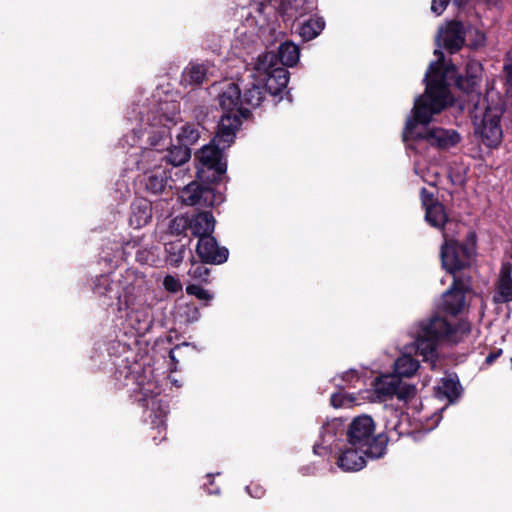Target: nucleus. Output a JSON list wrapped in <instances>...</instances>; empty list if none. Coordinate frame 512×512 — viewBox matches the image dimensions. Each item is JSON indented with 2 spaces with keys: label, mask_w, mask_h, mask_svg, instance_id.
<instances>
[{
  "label": "nucleus",
  "mask_w": 512,
  "mask_h": 512,
  "mask_svg": "<svg viewBox=\"0 0 512 512\" xmlns=\"http://www.w3.org/2000/svg\"><path fill=\"white\" fill-rule=\"evenodd\" d=\"M164 288L171 292L177 293L182 290V284L180 280L172 275H167L163 280Z\"/></svg>",
  "instance_id": "4c0bfd02"
},
{
  "label": "nucleus",
  "mask_w": 512,
  "mask_h": 512,
  "mask_svg": "<svg viewBox=\"0 0 512 512\" xmlns=\"http://www.w3.org/2000/svg\"><path fill=\"white\" fill-rule=\"evenodd\" d=\"M331 404L335 408L342 407L343 406V396L341 394H333L331 396Z\"/></svg>",
  "instance_id": "79ce46f5"
},
{
  "label": "nucleus",
  "mask_w": 512,
  "mask_h": 512,
  "mask_svg": "<svg viewBox=\"0 0 512 512\" xmlns=\"http://www.w3.org/2000/svg\"><path fill=\"white\" fill-rule=\"evenodd\" d=\"M269 92L265 84L258 82L252 83L251 87L245 90L243 103L255 108L258 107L264 99V93Z\"/></svg>",
  "instance_id": "cd10ccee"
},
{
  "label": "nucleus",
  "mask_w": 512,
  "mask_h": 512,
  "mask_svg": "<svg viewBox=\"0 0 512 512\" xmlns=\"http://www.w3.org/2000/svg\"><path fill=\"white\" fill-rule=\"evenodd\" d=\"M471 291L470 276H455L451 287L443 293L442 308L451 315L459 314L465 307V294Z\"/></svg>",
  "instance_id": "ddd939ff"
},
{
  "label": "nucleus",
  "mask_w": 512,
  "mask_h": 512,
  "mask_svg": "<svg viewBox=\"0 0 512 512\" xmlns=\"http://www.w3.org/2000/svg\"><path fill=\"white\" fill-rule=\"evenodd\" d=\"M471 332V325L467 321H460L453 326L445 318L434 315L426 320L420 321L410 328L409 333L414 339V348L423 361L430 362L435 368L438 358L437 348L439 342L447 340L458 343Z\"/></svg>",
  "instance_id": "7ed1b4c3"
},
{
  "label": "nucleus",
  "mask_w": 512,
  "mask_h": 512,
  "mask_svg": "<svg viewBox=\"0 0 512 512\" xmlns=\"http://www.w3.org/2000/svg\"><path fill=\"white\" fill-rule=\"evenodd\" d=\"M298 33L304 41L316 38L320 33V17L314 15L299 23Z\"/></svg>",
  "instance_id": "bb28decb"
},
{
  "label": "nucleus",
  "mask_w": 512,
  "mask_h": 512,
  "mask_svg": "<svg viewBox=\"0 0 512 512\" xmlns=\"http://www.w3.org/2000/svg\"><path fill=\"white\" fill-rule=\"evenodd\" d=\"M416 393L415 386L405 383L401 380V377H399V387L397 391L395 392L394 396H397L399 400H408L412 397H414Z\"/></svg>",
  "instance_id": "72a5a7b5"
},
{
  "label": "nucleus",
  "mask_w": 512,
  "mask_h": 512,
  "mask_svg": "<svg viewBox=\"0 0 512 512\" xmlns=\"http://www.w3.org/2000/svg\"><path fill=\"white\" fill-rule=\"evenodd\" d=\"M210 270L205 265L198 264L192 266L188 274L194 279L206 282L209 276Z\"/></svg>",
  "instance_id": "e433bc0d"
},
{
  "label": "nucleus",
  "mask_w": 512,
  "mask_h": 512,
  "mask_svg": "<svg viewBox=\"0 0 512 512\" xmlns=\"http://www.w3.org/2000/svg\"><path fill=\"white\" fill-rule=\"evenodd\" d=\"M165 251L167 253V263L174 267H177L183 261L185 254V245L180 242H170L166 244Z\"/></svg>",
  "instance_id": "c756f323"
},
{
  "label": "nucleus",
  "mask_w": 512,
  "mask_h": 512,
  "mask_svg": "<svg viewBox=\"0 0 512 512\" xmlns=\"http://www.w3.org/2000/svg\"><path fill=\"white\" fill-rule=\"evenodd\" d=\"M141 397L139 402L143 407L151 408L154 418L152 424L161 428L165 424V416L168 413V404L162 399H158L157 396L160 394V389L153 382H148L146 385L140 387Z\"/></svg>",
  "instance_id": "4468645a"
},
{
  "label": "nucleus",
  "mask_w": 512,
  "mask_h": 512,
  "mask_svg": "<svg viewBox=\"0 0 512 512\" xmlns=\"http://www.w3.org/2000/svg\"><path fill=\"white\" fill-rule=\"evenodd\" d=\"M278 61L282 67H290L297 64L300 57L299 47L291 41H285L278 47Z\"/></svg>",
  "instance_id": "b1692460"
},
{
  "label": "nucleus",
  "mask_w": 512,
  "mask_h": 512,
  "mask_svg": "<svg viewBox=\"0 0 512 512\" xmlns=\"http://www.w3.org/2000/svg\"><path fill=\"white\" fill-rule=\"evenodd\" d=\"M186 293L188 295L195 296L199 300L210 301L213 295L208 291L196 284H190L186 287Z\"/></svg>",
  "instance_id": "f704fd0d"
},
{
  "label": "nucleus",
  "mask_w": 512,
  "mask_h": 512,
  "mask_svg": "<svg viewBox=\"0 0 512 512\" xmlns=\"http://www.w3.org/2000/svg\"><path fill=\"white\" fill-rule=\"evenodd\" d=\"M199 138V131L194 125H184L177 134L178 142L186 147L194 144Z\"/></svg>",
  "instance_id": "7c9ffc66"
},
{
  "label": "nucleus",
  "mask_w": 512,
  "mask_h": 512,
  "mask_svg": "<svg viewBox=\"0 0 512 512\" xmlns=\"http://www.w3.org/2000/svg\"><path fill=\"white\" fill-rule=\"evenodd\" d=\"M190 229V218L184 215H179L173 218L169 224V231L174 235H182Z\"/></svg>",
  "instance_id": "473e14b6"
},
{
  "label": "nucleus",
  "mask_w": 512,
  "mask_h": 512,
  "mask_svg": "<svg viewBox=\"0 0 512 512\" xmlns=\"http://www.w3.org/2000/svg\"><path fill=\"white\" fill-rule=\"evenodd\" d=\"M131 321L135 319L137 321V326H135V329L138 332H144L147 331L150 327V319L148 315H146L144 312L135 311L132 312L130 315Z\"/></svg>",
  "instance_id": "c9c22d12"
},
{
  "label": "nucleus",
  "mask_w": 512,
  "mask_h": 512,
  "mask_svg": "<svg viewBox=\"0 0 512 512\" xmlns=\"http://www.w3.org/2000/svg\"><path fill=\"white\" fill-rule=\"evenodd\" d=\"M278 56L272 51H266L257 56L250 63L252 65V76L258 82L265 84V88L271 95H277L287 87L289 73L278 61Z\"/></svg>",
  "instance_id": "1a4fd4ad"
},
{
  "label": "nucleus",
  "mask_w": 512,
  "mask_h": 512,
  "mask_svg": "<svg viewBox=\"0 0 512 512\" xmlns=\"http://www.w3.org/2000/svg\"><path fill=\"white\" fill-rule=\"evenodd\" d=\"M420 194H421L422 203L425 206V208H427L428 206H430L432 204L433 195L431 193H429L425 188L421 189Z\"/></svg>",
  "instance_id": "ea45409f"
},
{
  "label": "nucleus",
  "mask_w": 512,
  "mask_h": 512,
  "mask_svg": "<svg viewBox=\"0 0 512 512\" xmlns=\"http://www.w3.org/2000/svg\"><path fill=\"white\" fill-rule=\"evenodd\" d=\"M450 0H432L431 11L436 15H441L449 4Z\"/></svg>",
  "instance_id": "58836bf2"
},
{
  "label": "nucleus",
  "mask_w": 512,
  "mask_h": 512,
  "mask_svg": "<svg viewBox=\"0 0 512 512\" xmlns=\"http://www.w3.org/2000/svg\"><path fill=\"white\" fill-rule=\"evenodd\" d=\"M177 315L185 323H194L199 320L200 312L194 304H185L178 307Z\"/></svg>",
  "instance_id": "2f4dec72"
},
{
  "label": "nucleus",
  "mask_w": 512,
  "mask_h": 512,
  "mask_svg": "<svg viewBox=\"0 0 512 512\" xmlns=\"http://www.w3.org/2000/svg\"><path fill=\"white\" fill-rule=\"evenodd\" d=\"M214 227L215 219L211 212H201L190 218V230L199 239L206 235H211Z\"/></svg>",
  "instance_id": "4be33fe9"
},
{
  "label": "nucleus",
  "mask_w": 512,
  "mask_h": 512,
  "mask_svg": "<svg viewBox=\"0 0 512 512\" xmlns=\"http://www.w3.org/2000/svg\"><path fill=\"white\" fill-rule=\"evenodd\" d=\"M437 40L442 41L443 47L450 53L460 50L465 42V30L461 22H449L441 29Z\"/></svg>",
  "instance_id": "f3484780"
},
{
  "label": "nucleus",
  "mask_w": 512,
  "mask_h": 512,
  "mask_svg": "<svg viewBox=\"0 0 512 512\" xmlns=\"http://www.w3.org/2000/svg\"><path fill=\"white\" fill-rule=\"evenodd\" d=\"M347 437L349 444L366 457L377 459L385 453L386 443L380 435H375V423L368 415L358 416L351 422Z\"/></svg>",
  "instance_id": "0eeeda50"
},
{
  "label": "nucleus",
  "mask_w": 512,
  "mask_h": 512,
  "mask_svg": "<svg viewBox=\"0 0 512 512\" xmlns=\"http://www.w3.org/2000/svg\"><path fill=\"white\" fill-rule=\"evenodd\" d=\"M121 274H104L95 278L93 292L103 299L106 305L117 302L118 309L128 308L131 304V294L134 287L123 281Z\"/></svg>",
  "instance_id": "9b49d317"
},
{
  "label": "nucleus",
  "mask_w": 512,
  "mask_h": 512,
  "mask_svg": "<svg viewBox=\"0 0 512 512\" xmlns=\"http://www.w3.org/2000/svg\"><path fill=\"white\" fill-rule=\"evenodd\" d=\"M399 387V376L395 373L385 374L377 377L374 382L375 392L384 397H392L395 395Z\"/></svg>",
  "instance_id": "5701e85b"
},
{
  "label": "nucleus",
  "mask_w": 512,
  "mask_h": 512,
  "mask_svg": "<svg viewBox=\"0 0 512 512\" xmlns=\"http://www.w3.org/2000/svg\"><path fill=\"white\" fill-rule=\"evenodd\" d=\"M426 221L433 227L445 230V224L448 223L447 214L445 212L444 206L439 203H432L430 206L426 208L425 214Z\"/></svg>",
  "instance_id": "a878e982"
},
{
  "label": "nucleus",
  "mask_w": 512,
  "mask_h": 512,
  "mask_svg": "<svg viewBox=\"0 0 512 512\" xmlns=\"http://www.w3.org/2000/svg\"><path fill=\"white\" fill-rule=\"evenodd\" d=\"M497 354L495 353H491L489 354L487 357H486V363L488 364H491L496 358H497Z\"/></svg>",
  "instance_id": "a18cd8bd"
},
{
  "label": "nucleus",
  "mask_w": 512,
  "mask_h": 512,
  "mask_svg": "<svg viewBox=\"0 0 512 512\" xmlns=\"http://www.w3.org/2000/svg\"><path fill=\"white\" fill-rule=\"evenodd\" d=\"M219 105L223 115L218 124L216 141L234 142L236 130L242 124V119L249 116V110L244 108L239 86L226 82L218 95Z\"/></svg>",
  "instance_id": "39448f33"
},
{
  "label": "nucleus",
  "mask_w": 512,
  "mask_h": 512,
  "mask_svg": "<svg viewBox=\"0 0 512 512\" xmlns=\"http://www.w3.org/2000/svg\"><path fill=\"white\" fill-rule=\"evenodd\" d=\"M129 160L137 170L143 173L141 183L145 189L153 194L164 192L167 188H172L171 169L166 168L159 162L147 161L143 157V147L134 148L128 146Z\"/></svg>",
  "instance_id": "6e6552de"
},
{
  "label": "nucleus",
  "mask_w": 512,
  "mask_h": 512,
  "mask_svg": "<svg viewBox=\"0 0 512 512\" xmlns=\"http://www.w3.org/2000/svg\"><path fill=\"white\" fill-rule=\"evenodd\" d=\"M196 252L202 262L209 264H222L227 261L229 255L228 249L220 247L212 235L198 239Z\"/></svg>",
  "instance_id": "2eb2a0df"
},
{
  "label": "nucleus",
  "mask_w": 512,
  "mask_h": 512,
  "mask_svg": "<svg viewBox=\"0 0 512 512\" xmlns=\"http://www.w3.org/2000/svg\"><path fill=\"white\" fill-rule=\"evenodd\" d=\"M177 105L168 101H158L155 96L147 103L134 108V120L137 122L132 133L121 139L122 148H134L140 141L143 133L148 134L150 148H143V157L147 161L159 162L168 168L178 167L186 163L191 157L189 147L179 143L167 151L170 144V125L174 124L177 116Z\"/></svg>",
  "instance_id": "f03ea898"
},
{
  "label": "nucleus",
  "mask_w": 512,
  "mask_h": 512,
  "mask_svg": "<svg viewBox=\"0 0 512 512\" xmlns=\"http://www.w3.org/2000/svg\"><path fill=\"white\" fill-rule=\"evenodd\" d=\"M212 67L213 65L208 61L202 63L190 62L182 72L181 84L185 87L202 84Z\"/></svg>",
  "instance_id": "6ab92c4d"
},
{
  "label": "nucleus",
  "mask_w": 512,
  "mask_h": 512,
  "mask_svg": "<svg viewBox=\"0 0 512 512\" xmlns=\"http://www.w3.org/2000/svg\"><path fill=\"white\" fill-rule=\"evenodd\" d=\"M180 197L184 204L190 206L198 205L201 207H209L214 206L216 203L214 190L196 182H192L184 187Z\"/></svg>",
  "instance_id": "dca6fc26"
},
{
  "label": "nucleus",
  "mask_w": 512,
  "mask_h": 512,
  "mask_svg": "<svg viewBox=\"0 0 512 512\" xmlns=\"http://www.w3.org/2000/svg\"><path fill=\"white\" fill-rule=\"evenodd\" d=\"M216 138L217 134L211 144L204 146L197 155L202 166L198 170V177L200 179L218 181L226 172L227 165L223 161V150L228 148L233 142L216 141Z\"/></svg>",
  "instance_id": "f8f14e48"
},
{
  "label": "nucleus",
  "mask_w": 512,
  "mask_h": 512,
  "mask_svg": "<svg viewBox=\"0 0 512 512\" xmlns=\"http://www.w3.org/2000/svg\"><path fill=\"white\" fill-rule=\"evenodd\" d=\"M494 301L505 303L512 301V265L503 262L495 285Z\"/></svg>",
  "instance_id": "a211bd4d"
},
{
  "label": "nucleus",
  "mask_w": 512,
  "mask_h": 512,
  "mask_svg": "<svg viewBox=\"0 0 512 512\" xmlns=\"http://www.w3.org/2000/svg\"><path fill=\"white\" fill-rule=\"evenodd\" d=\"M434 54L438 59L431 62L426 71L423 79L426 85L425 92L414 101L412 117L406 121L403 138L405 141L408 139L425 140L431 146L446 150L460 142L461 136L456 130L442 127L427 129L425 132L418 130V125H428L435 114H439L453 102L447 79L454 72V66L444 69L443 52L437 49Z\"/></svg>",
  "instance_id": "f257e3e1"
},
{
  "label": "nucleus",
  "mask_w": 512,
  "mask_h": 512,
  "mask_svg": "<svg viewBox=\"0 0 512 512\" xmlns=\"http://www.w3.org/2000/svg\"><path fill=\"white\" fill-rule=\"evenodd\" d=\"M251 487L250 486H246V491L252 496V497H255V498H260L264 491L262 488L260 487H256L255 488V493L253 494L251 491H250Z\"/></svg>",
  "instance_id": "c03bdc74"
},
{
  "label": "nucleus",
  "mask_w": 512,
  "mask_h": 512,
  "mask_svg": "<svg viewBox=\"0 0 512 512\" xmlns=\"http://www.w3.org/2000/svg\"><path fill=\"white\" fill-rule=\"evenodd\" d=\"M318 447H319V445H318L317 443H316V444H314V446H313V452H314L315 454H318Z\"/></svg>",
  "instance_id": "49530a36"
},
{
  "label": "nucleus",
  "mask_w": 512,
  "mask_h": 512,
  "mask_svg": "<svg viewBox=\"0 0 512 512\" xmlns=\"http://www.w3.org/2000/svg\"><path fill=\"white\" fill-rule=\"evenodd\" d=\"M443 238L444 242L440 252L442 267L450 273L453 278H455V276H466L461 272L471 265L475 256V236L471 235L466 243H459L444 231Z\"/></svg>",
  "instance_id": "9d476101"
},
{
  "label": "nucleus",
  "mask_w": 512,
  "mask_h": 512,
  "mask_svg": "<svg viewBox=\"0 0 512 512\" xmlns=\"http://www.w3.org/2000/svg\"><path fill=\"white\" fill-rule=\"evenodd\" d=\"M218 492H219V490H218V489H217V490H215V491H211V493H218Z\"/></svg>",
  "instance_id": "de8ad7c7"
},
{
  "label": "nucleus",
  "mask_w": 512,
  "mask_h": 512,
  "mask_svg": "<svg viewBox=\"0 0 512 512\" xmlns=\"http://www.w3.org/2000/svg\"><path fill=\"white\" fill-rule=\"evenodd\" d=\"M152 218L151 203L146 199H137L131 204L130 225L139 229L147 225Z\"/></svg>",
  "instance_id": "aec40b11"
},
{
  "label": "nucleus",
  "mask_w": 512,
  "mask_h": 512,
  "mask_svg": "<svg viewBox=\"0 0 512 512\" xmlns=\"http://www.w3.org/2000/svg\"><path fill=\"white\" fill-rule=\"evenodd\" d=\"M121 255H122V248L117 244L116 247L113 249V253L111 255L107 254V255L103 256V259L105 261L111 262L113 260V258H119V257H121Z\"/></svg>",
  "instance_id": "a19ab883"
},
{
  "label": "nucleus",
  "mask_w": 512,
  "mask_h": 512,
  "mask_svg": "<svg viewBox=\"0 0 512 512\" xmlns=\"http://www.w3.org/2000/svg\"><path fill=\"white\" fill-rule=\"evenodd\" d=\"M419 361L404 353L394 363V373L399 377H412L419 369Z\"/></svg>",
  "instance_id": "393cba45"
},
{
  "label": "nucleus",
  "mask_w": 512,
  "mask_h": 512,
  "mask_svg": "<svg viewBox=\"0 0 512 512\" xmlns=\"http://www.w3.org/2000/svg\"><path fill=\"white\" fill-rule=\"evenodd\" d=\"M365 454L361 453L359 449L351 446L346 449L337 457V465L340 469L346 472H353L362 469L365 464Z\"/></svg>",
  "instance_id": "412c9836"
},
{
  "label": "nucleus",
  "mask_w": 512,
  "mask_h": 512,
  "mask_svg": "<svg viewBox=\"0 0 512 512\" xmlns=\"http://www.w3.org/2000/svg\"><path fill=\"white\" fill-rule=\"evenodd\" d=\"M467 106L473 118L476 133L488 147L497 146L502 139L500 117L504 113V101L500 93L488 89L484 96L471 90L467 94Z\"/></svg>",
  "instance_id": "20e7f679"
},
{
  "label": "nucleus",
  "mask_w": 512,
  "mask_h": 512,
  "mask_svg": "<svg viewBox=\"0 0 512 512\" xmlns=\"http://www.w3.org/2000/svg\"><path fill=\"white\" fill-rule=\"evenodd\" d=\"M504 71L506 73V82H507V84L512 86V65L511 64H505L504 65Z\"/></svg>",
  "instance_id": "37998d69"
},
{
  "label": "nucleus",
  "mask_w": 512,
  "mask_h": 512,
  "mask_svg": "<svg viewBox=\"0 0 512 512\" xmlns=\"http://www.w3.org/2000/svg\"><path fill=\"white\" fill-rule=\"evenodd\" d=\"M316 8V0H279L272 3V0L255 2L250 5L251 13L257 19L260 29L269 26L270 15L279 16L286 28L293 26L294 22L304 17L308 12Z\"/></svg>",
  "instance_id": "423d86ee"
},
{
  "label": "nucleus",
  "mask_w": 512,
  "mask_h": 512,
  "mask_svg": "<svg viewBox=\"0 0 512 512\" xmlns=\"http://www.w3.org/2000/svg\"><path fill=\"white\" fill-rule=\"evenodd\" d=\"M459 382L453 378H443L437 386V394L439 397H445L450 402L454 401L459 397L460 394Z\"/></svg>",
  "instance_id": "c85d7f7f"
}]
</instances>
